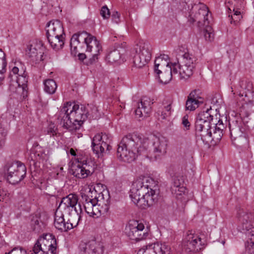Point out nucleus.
Wrapping results in <instances>:
<instances>
[{
	"mask_svg": "<svg viewBox=\"0 0 254 254\" xmlns=\"http://www.w3.org/2000/svg\"><path fill=\"white\" fill-rule=\"evenodd\" d=\"M153 140V151L154 153V157L157 159V157L165 154L166 153L167 147V140L163 136L157 137L155 135L151 136Z\"/></svg>",
	"mask_w": 254,
	"mask_h": 254,
	"instance_id": "obj_25",
	"label": "nucleus"
},
{
	"mask_svg": "<svg viewBox=\"0 0 254 254\" xmlns=\"http://www.w3.org/2000/svg\"><path fill=\"white\" fill-rule=\"evenodd\" d=\"M204 241L195 234H188L183 240V249L187 253H195L198 252L204 248Z\"/></svg>",
	"mask_w": 254,
	"mask_h": 254,
	"instance_id": "obj_14",
	"label": "nucleus"
},
{
	"mask_svg": "<svg viewBox=\"0 0 254 254\" xmlns=\"http://www.w3.org/2000/svg\"><path fill=\"white\" fill-rule=\"evenodd\" d=\"M209 10L203 3L194 4L189 11L188 20L191 23L197 22L199 25L208 24Z\"/></svg>",
	"mask_w": 254,
	"mask_h": 254,
	"instance_id": "obj_12",
	"label": "nucleus"
},
{
	"mask_svg": "<svg viewBox=\"0 0 254 254\" xmlns=\"http://www.w3.org/2000/svg\"><path fill=\"white\" fill-rule=\"evenodd\" d=\"M254 218L253 214L247 208L239 207L237 209L235 219L238 230L248 235L245 247L249 254H254V227L252 225Z\"/></svg>",
	"mask_w": 254,
	"mask_h": 254,
	"instance_id": "obj_3",
	"label": "nucleus"
},
{
	"mask_svg": "<svg viewBox=\"0 0 254 254\" xmlns=\"http://www.w3.org/2000/svg\"><path fill=\"white\" fill-rule=\"evenodd\" d=\"M204 36L205 40L209 42H211L214 40V34L211 27L207 26L204 30Z\"/></svg>",
	"mask_w": 254,
	"mask_h": 254,
	"instance_id": "obj_49",
	"label": "nucleus"
},
{
	"mask_svg": "<svg viewBox=\"0 0 254 254\" xmlns=\"http://www.w3.org/2000/svg\"><path fill=\"white\" fill-rule=\"evenodd\" d=\"M170 248L165 243L157 242L140 249L137 254H169Z\"/></svg>",
	"mask_w": 254,
	"mask_h": 254,
	"instance_id": "obj_22",
	"label": "nucleus"
},
{
	"mask_svg": "<svg viewBox=\"0 0 254 254\" xmlns=\"http://www.w3.org/2000/svg\"><path fill=\"white\" fill-rule=\"evenodd\" d=\"M88 109L89 114H88V117L92 118L93 119H97L100 117L101 115L99 113L98 108L96 106L94 105H88L86 107Z\"/></svg>",
	"mask_w": 254,
	"mask_h": 254,
	"instance_id": "obj_44",
	"label": "nucleus"
},
{
	"mask_svg": "<svg viewBox=\"0 0 254 254\" xmlns=\"http://www.w3.org/2000/svg\"><path fill=\"white\" fill-rule=\"evenodd\" d=\"M182 125L186 128V129L187 130H188L190 129V124L188 120V115H186L183 117Z\"/></svg>",
	"mask_w": 254,
	"mask_h": 254,
	"instance_id": "obj_56",
	"label": "nucleus"
},
{
	"mask_svg": "<svg viewBox=\"0 0 254 254\" xmlns=\"http://www.w3.org/2000/svg\"><path fill=\"white\" fill-rule=\"evenodd\" d=\"M225 128L224 124L221 120L219 119L216 126H209V127H203L198 132L195 130V134L197 137H200L201 140L205 144L212 143H216L220 140L223 136V131Z\"/></svg>",
	"mask_w": 254,
	"mask_h": 254,
	"instance_id": "obj_7",
	"label": "nucleus"
},
{
	"mask_svg": "<svg viewBox=\"0 0 254 254\" xmlns=\"http://www.w3.org/2000/svg\"><path fill=\"white\" fill-rule=\"evenodd\" d=\"M134 151V150L132 149L131 151L128 152V162L134 160L137 157V155Z\"/></svg>",
	"mask_w": 254,
	"mask_h": 254,
	"instance_id": "obj_57",
	"label": "nucleus"
},
{
	"mask_svg": "<svg viewBox=\"0 0 254 254\" xmlns=\"http://www.w3.org/2000/svg\"><path fill=\"white\" fill-rule=\"evenodd\" d=\"M97 200L98 202L97 203V204L94 205L93 208H92L91 212H89L90 216H92L93 217H98L99 216L102 214L101 209L100 208V206L101 204V200L99 199L98 197Z\"/></svg>",
	"mask_w": 254,
	"mask_h": 254,
	"instance_id": "obj_47",
	"label": "nucleus"
},
{
	"mask_svg": "<svg viewBox=\"0 0 254 254\" xmlns=\"http://www.w3.org/2000/svg\"><path fill=\"white\" fill-rule=\"evenodd\" d=\"M83 167L80 162H77V164H75L73 167L72 174L76 178L79 179H84L87 177L85 173Z\"/></svg>",
	"mask_w": 254,
	"mask_h": 254,
	"instance_id": "obj_41",
	"label": "nucleus"
},
{
	"mask_svg": "<svg viewBox=\"0 0 254 254\" xmlns=\"http://www.w3.org/2000/svg\"><path fill=\"white\" fill-rule=\"evenodd\" d=\"M44 91L49 94H54L57 88V85L55 81L52 79H47L44 82Z\"/></svg>",
	"mask_w": 254,
	"mask_h": 254,
	"instance_id": "obj_42",
	"label": "nucleus"
},
{
	"mask_svg": "<svg viewBox=\"0 0 254 254\" xmlns=\"http://www.w3.org/2000/svg\"><path fill=\"white\" fill-rule=\"evenodd\" d=\"M112 136L106 133L95 135L92 140V148L98 157L112 149Z\"/></svg>",
	"mask_w": 254,
	"mask_h": 254,
	"instance_id": "obj_10",
	"label": "nucleus"
},
{
	"mask_svg": "<svg viewBox=\"0 0 254 254\" xmlns=\"http://www.w3.org/2000/svg\"><path fill=\"white\" fill-rule=\"evenodd\" d=\"M231 92L233 93V94H235V93H234V92H233V89H232V91H231Z\"/></svg>",
	"mask_w": 254,
	"mask_h": 254,
	"instance_id": "obj_63",
	"label": "nucleus"
},
{
	"mask_svg": "<svg viewBox=\"0 0 254 254\" xmlns=\"http://www.w3.org/2000/svg\"><path fill=\"white\" fill-rule=\"evenodd\" d=\"M152 104V100L148 97L144 96L141 99L134 97L132 105L135 108L134 113L135 118L139 121L147 118L151 113Z\"/></svg>",
	"mask_w": 254,
	"mask_h": 254,
	"instance_id": "obj_11",
	"label": "nucleus"
},
{
	"mask_svg": "<svg viewBox=\"0 0 254 254\" xmlns=\"http://www.w3.org/2000/svg\"><path fill=\"white\" fill-rule=\"evenodd\" d=\"M48 42L51 47L57 51L62 49L64 45V36H47Z\"/></svg>",
	"mask_w": 254,
	"mask_h": 254,
	"instance_id": "obj_37",
	"label": "nucleus"
},
{
	"mask_svg": "<svg viewBox=\"0 0 254 254\" xmlns=\"http://www.w3.org/2000/svg\"><path fill=\"white\" fill-rule=\"evenodd\" d=\"M196 65V58L188 53H185L181 58L180 63H172L174 74H179L181 79H187L193 73Z\"/></svg>",
	"mask_w": 254,
	"mask_h": 254,
	"instance_id": "obj_6",
	"label": "nucleus"
},
{
	"mask_svg": "<svg viewBox=\"0 0 254 254\" xmlns=\"http://www.w3.org/2000/svg\"><path fill=\"white\" fill-rule=\"evenodd\" d=\"M81 33L78 34H74L71 39L70 46L71 48V51L74 55H76L78 52V46L80 44V40L83 39V37H81Z\"/></svg>",
	"mask_w": 254,
	"mask_h": 254,
	"instance_id": "obj_40",
	"label": "nucleus"
},
{
	"mask_svg": "<svg viewBox=\"0 0 254 254\" xmlns=\"http://www.w3.org/2000/svg\"><path fill=\"white\" fill-rule=\"evenodd\" d=\"M77 202V195L70 193L62 199L58 208L61 211L63 210L68 216L80 220L82 217L83 210L81 204Z\"/></svg>",
	"mask_w": 254,
	"mask_h": 254,
	"instance_id": "obj_8",
	"label": "nucleus"
},
{
	"mask_svg": "<svg viewBox=\"0 0 254 254\" xmlns=\"http://www.w3.org/2000/svg\"><path fill=\"white\" fill-rule=\"evenodd\" d=\"M88 109L84 105L67 102L57 114L61 125L70 131L79 129L88 118Z\"/></svg>",
	"mask_w": 254,
	"mask_h": 254,
	"instance_id": "obj_2",
	"label": "nucleus"
},
{
	"mask_svg": "<svg viewBox=\"0 0 254 254\" xmlns=\"http://www.w3.org/2000/svg\"><path fill=\"white\" fill-rule=\"evenodd\" d=\"M3 79H4V75H0V84L1 83V82Z\"/></svg>",
	"mask_w": 254,
	"mask_h": 254,
	"instance_id": "obj_62",
	"label": "nucleus"
},
{
	"mask_svg": "<svg viewBox=\"0 0 254 254\" xmlns=\"http://www.w3.org/2000/svg\"><path fill=\"white\" fill-rule=\"evenodd\" d=\"M81 37H83L84 43L86 45V52H91L92 47L93 46L98 44L99 42L97 41L96 37L86 32L81 33Z\"/></svg>",
	"mask_w": 254,
	"mask_h": 254,
	"instance_id": "obj_36",
	"label": "nucleus"
},
{
	"mask_svg": "<svg viewBox=\"0 0 254 254\" xmlns=\"http://www.w3.org/2000/svg\"><path fill=\"white\" fill-rule=\"evenodd\" d=\"M32 254H51L50 252H47L43 249H41L40 246L35 244L33 248V253Z\"/></svg>",
	"mask_w": 254,
	"mask_h": 254,
	"instance_id": "obj_51",
	"label": "nucleus"
},
{
	"mask_svg": "<svg viewBox=\"0 0 254 254\" xmlns=\"http://www.w3.org/2000/svg\"><path fill=\"white\" fill-rule=\"evenodd\" d=\"M9 193L6 190L0 188V201H6L9 198Z\"/></svg>",
	"mask_w": 254,
	"mask_h": 254,
	"instance_id": "obj_52",
	"label": "nucleus"
},
{
	"mask_svg": "<svg viewBox=\"0 0 254 254\" xmlns=\"http://www.w3.org/2000/svg\"><path fill=\"white\" fill-rule=\"evenodd\" d=\"M217 122V119H214L211 114V107L207 108L205 110L197 115L195 123V129L197 130L198 132H200L203 127L216 126Z\"/></svg>",
	"mask_w": 254,
	"mask_h": 254,
	"instance_id": "obj_16",
	"label": "nucleus"
},
{
	"mask_svg": "<svg viewBox=\"0 0 254 254\" xmlns=\"http://www.w3.org/2000/svg\"><path fill=\"white\" fill-rule=\"evenodd\" d=\"M78 56L79 57V59L82 60H83L86 57V55L82 53H78Z\"/></svg>",
	"mask_w": 254,
	"mask_h": 254,
	"instance_id": "obj_59",
	"label": "nucleus"
},
{
	"mask_svg": "<svg viewBox=\"0 0 254 254\" xmlns=\"http://www.w3.org/2000/svg\"><path fill=\"white\" fill-rule=\"evenodd\" d=\"M102 47L100 43L93 46L92 47L91 52H88L91 53L92 57L90 59V63L92 64L98 60V55L101 50Z\"/></svg>",
	"mask_w": 254,
	"mask_h": 254,
	"instance_id": "obj_45",
	"label": "nucleus"
},
{
	"mask_svg": "<svg viewBox=\"0 0 254 254\" xmlns=\"http://www.w3.org/2000/svg\"><path fill=\"white\" fill-rule=\"evenodd\" d=\"M125 45L126 43L121 44V50H114L109 52L106 55V61L111 64L118 62L124 55L121 54V52L123 50V48L125 47Z\"/></svg>",
	"mask_w": 254,
	"mask_h": 254,
	"instance_id": "obj_34",
	"label": "nucleus"
},
{
	"mask_svg": "<svg viewBox=\"0 0 254 254\" xmlns=\"http://www.w3.org/2000/svg\"><path fill=\"white\" fill-rule=\"evenodd\" d=\"M175 74H174L171 63L170 67H167L160 73L155 74V76L158 78L159 81L160 83L166 84L171 80L173 76Z\"/></svg>",
	"mask_w": 254,
	"mask_h": 254,
	"instance_id": "obj_33",
	"label": "nucleus"
},
{
	"mask_svg": "<svg viewBox=\"0 0 254 254\" xmlns=\"http://www.w3.org/2000/svg\"><path fill=\"white\" fill-rule=\"evenodd\" d=\"M81 198L85 211L89 215V212H91L94 205L98 202L97 198H92L84 193L82 194Z\"/></svg>",
	"mask_w": 254,
	"mask_h": 254,
	"instance_id": "obj_35",
	"label": "nucleus"
},
{
	"mask_svg": "<svg viewBox=\"0 0 254 254\" xmlns=\"http://www.w3.org/2000/svg\"><path fill=\"white\" fill-rule=\"evenodd\" d=\"M250 129L248 125H245L243 122L236 121L229 124V129L232 138L234 140H239L245 137L244 134Z\"/></svg>",
	"mask_w": 254,
	"mask_h": 254,
	"instance_id": "obj_24",
	"label": "nucleus"
},
{
	"mask_svg": "<svg viewBox=\"0 0 254 254\" xmlns=\"http://www.w3.org/2000/svg\"><path fill=\"white\" fill-rule=\"evenodd\" d=\"M127 137L125 136L118 145V148L117 149V157L122 161H126L125 158L127 156Z\"/></svg>",
	"mask_w": 254,
	"mask_h": 254,
	"instance_id": "obj_38",
	"label": "nucleus"
},
{
	"mask_svg": "<svg viewBox=\"0 0 254 254\" xmlns=\"http://www.w3.org/2000/svg\"><path fill=\"white\" fill-rule=\"evenodd\" d=\"M233 3L234 4L233 13L229 15V17L230 18L231 23L236 25L242 18L240 9L244 7L245 3L244 0H234Z\"/></svg>",
	"mask_w": 254,
	"mask_h": 254,
	"instance_id": "obj_28",
	"label": "nucleus"
},
{
	"mask_svg": "<svg viewBox=\"0 0 254 254\" xmlns=\"http://www.w3.org/2000/svg\"><path fill=\"white\" fill-rule=\"evenodd\" d=\"M10 83V88L12 90V86L16 89V91L20 93L24 98L27 96L28 78L26 73V67L20 62H16L13 65L10 66V69L8 76Z\"/></svg>",
	"mask_w": 254,
	"mask_h": 254,
	"instance_id": "obj_4",
	"label": "nucleus"
},
{
	"mask_svg": "<svg viewBox=\"0 0 254 254\" xmlns=\"http://www.w3.org/2000/svg\"><path fill=\"white\" fill-rule=\"evenodd\" d=\"M5 254H26V251L21 248H15Z\"/></svg>",
	"mask_w": 254,
	"mask_h": 254,
	"instance_id": "obj_55",
	"label": "nucleus"
},
{
	"mask_svg": "<svg viewBox=\"0 0 254 254\" xmlns=\"http://www.w3.org/2000/svg\"><path fill=\"white\" fill-rule=\"evenodd\" d=\"M47 36H62L64 35L62 23L59 20L50 21L46 26Z\"/></svg>",
	"mask_w": 254,
	"mask_h": 254,
	"instance_id": "obj_26",
	"label": "nucleus"
},
{
	"mask_svg": "<svg viewBox=\"0 0 254 254\" xmlns=\"http://www.w3.org/2000/svg\"><path fill=\"white\" fill-rule=\"evenodd\" d=\"M129 52V62L137 68L146 65L151 58V46L142 41L131 46Z\"/></svg>",
	"mask_w": 254,
	"mask_h": 254,
	"instance_id": "obj_5",
	"label": "nucleus"
},
{
	"mask_svg": "<svg viewBox=\"0 0 254 254\" xmlns=\"http://www.w3.org/2000/svg\"><path fill=\"white\" fill-rule=\"evenodd\" d=\"M80 220L76 218H74L71 216H69V218L66 222L64 217V214L62 211L57 209L55 214L54 226L56 229L61 232H66L74 227H76Z\"/></svg>",
	"mask_w": 254,
	"mask_h": 254,
	"instance_id": "obj_13",
	"label": "nucleus"
},
{
	"mask_svg": "<svg viewBox=\"0 0 254 254\" xmlns=\"http://www.w3.org/2000/svg\"><path fill=\"white\" fill-rule=\"evenodd\" d=\"M188 97L193 100L202 101V103H203L202 93L199 89H195L192 91Z\"/></svg>",
	"mask_w": 254,
	"mask_h": 254,
	"instance_id": "obj_48",
	"label": "nucleus"
},
{
	"mask_svg": "<svg viewBox=\"0 0 254 254\" xmlns=\"http://www.w3.org/2000/svg\"><path fill=\"white\" fill-rule=\"evenodd\" d=\"M119 14L118 12L113 14L112 15L113 21L116 23H118L119 22Z\"/></svg>",
	"mask_w": 254,
	"mask_h": 254,
	"instance_id": "obj_58",
	"label": "nucleus"
},
{
	"mask_svg": "<svg viewBox=\"0 0 254 254\" xmlns=\"http://www.w3.org/2000/svg\"><path fill=\"white\" fill-rule=\"evenodd\" d=\"M63 167H60V169H59V171H58V173L57 174V175L58 176L59 175H63L62 174V172L63 171Z\"/></svg>",
	"mask_w": 254,
	"mask_h": 254,
	"instance_id": "obj_60",
	"label": "nucleus"
},
{
	"mask_svg": "<svg viewBox=\"0 0 254 254\" xmlns=\"http://www.w3.org/2000/svg\"><path fill=\"white\" fill-rule=\"evenodd\" d=\"M171 103L170 102H163L160 105L156 112L159 120H166L172 113Z\"/></svg>",
	"mask_w": 254,
	"mask_h": 254,
	"instance_id": "obj_31",
	"label": "nucleus"
},
{
	"mask_svg": "<svg viewBox=\"0 0 254 254\" xmlns=\"http://www.w3.org/2000/svg\"><path fill=\"white\" fill-rule=\"evenodd\" d=\"M7 65L6 61L5 54L0 49V75H3L4 73L5 72V67Z\"/></svg>",
	"mask_w": 254,
	"mask_h": 254,
	"instance_id": "obj_46",
	"label": "nucleus"
},
{
	"mask_svg": "<svg viewBox=\"0 0 254 254\" xmlns=\"http://www.w3.org/2000/svg\"><path fill=\"white\" fill-rule=\"evenodd\" d=\"M238 95L243 97L242 100L246 104L254 105V94L252 91V83L246 79H241L236 86Z\"/></svg>",
	"mask_w": 254,
	"mask_h": 254,
	"instance_id": "obj_15",
	"label": "nucleus"
},
{
	"mask_svg": "<svg viewBox=\"0 0 254 254\" xmlns=\"http://www.w3.org/2000/svg\"><path fill=\"white\" fill-rule=\"evenodd\" d=\"M6 131L4 128L0 127V150L2 149L5 145Z\"/></svg>",
	"mask_w": 254,
	"mask_h": 254,
	"instance_id": "obj_50",
	"label": "nucleus"
},
{
	"mask_svg": "<svg viewBox=\"0 0 254 254\" xmlns=\"http://www.w3.org/2000/svg\"><path fill=\"white\" fill-rule=\"evenodd\" d=\"M30 225L33 230L36 233L43 231L46 227V223L41 219L40 213L31 216Z\"/></svg>",
	"mask_w": 254,
	"mask_h": 254,
	"instance_id": "obj_32",
	"label": "nucleus"
},
{
	"mask_svg": "<svg viewBox=\"0 0 254 254\" xmlns=\"http://www.w3.org/2000/svg\"><path fill=\"white\" fill-rule=\"evenodd\" d=\"M7 181L12 185L17 184L25 177L26 167L20 161L8 162L4 167Z\"/></svg>",
	"mask_w": 254,
	"mask_h": 254,
	"instance_id": "obj_9",
	"label": "nucleus"
},
{
	"mask_svg": "<svg viewBox=\"0 0 254 254\" xmlns=\"http://www.w3.org/2000/svg\"><path fill=\"white\" fill-rule=\"evenodd\" d=\"M80 254H103L104 247L102 243L95 240L81 242L79 245Z\"/></svg>",
	"mask_w": 254,
	"mask_h": 254,
	"instance_id": "obj_20",
	"label": "nucleus"
},
{
	"mask_svg": "<svg viewBox=\"0 0 254 254\" xmlns=\"http://www.w3.org/2000/svg\"><path fill=\"white\" fill-rule=\"evenodd\" d=\"M44 47L40 41L35 40L27 45L26 54L30 58L37 61L41 60L44 54Z\"/></svg>",
	"mask_w": 254,
	"mask_h": 254,
	"instance_id": "obj_23",
	"label": "nucleus"
},
{
	"mask_svg": "<svg viewBox=\"0 0 254 254\" xmlns=\"http://www.w3.org/2000/svg\"><path fill=\"white\" fill-rule=\"evenodd\" d=\"M30 166L33 165L36 169L44 166V163L48 160V157L45 153L44 149L41 146H36L32 149L30 155Z\"/></svg>",
	"mask_w": 254,
	"mask_h": 254,
	"instance_id": "obj_19",
	"label": "nucleus"
},
{
	"mask_svg": "<svg viewBox=\"0 0 254 254\" xmlns=\"http://www.w3.org/2000/svg\"><path fill=\"white\" fill-rule=\"evenodd\" d=\"M77 162H80L84 170L85 173L87 174V177L91 175L95 171L94 163L91 161L87 156L81 154H78L77 157L75 158Z\"/></svg>",
	"mask_w": 254,
	"mask_h": 254,
	"instance_id": "obj_29",
	"label": "nucleus"
},
{
	"mask_svg": "<svg viewBox=\"0 0 254 254\" xmlns=\"http://www.w3.org/2000/svg\"><path fill=\"white\" fill-rule=\"evenodd\" d=\"M103 192L100 193L98 195V199L101 200V204L100 206L102 214L107 213L110 208V196L106 192V198H105Z\"/></svg>",
	"mask_w": 254,
	"mask_h": 254,
	"instance_id": "obj_39",
	"label": "nucleus"
},
{
	"mask_svg": "<svg viewBox=\"0 0 254 254\" xmlns=\"http://www.w3.org/2000/svg\"><path fill=\"white\" fill-rule=\"evenodd\" d=\"M202 104V101L193 100L188 97L186 102V109L190 111H193Z\"/></svg>",
	"mask_w": 254,
	"mask_h": 254,
	"instance_id": "obj_43",
	"label": "nucleus"
},
{
	"mask_svg": "<svg viewBox=\"0 0 254 254\" xmlns=\"http://www.w3.org/2000/svg\"><path fill=\"white\" fill-rule=\"evenodd\" d=\"M148 143V138H142L137 132L128 134V144L133 146L138 155L146 150Z\"/></svg>",
	"mask_w": 254,
	"mask_h": 254,
	"instance_id": "obj_18",
	"label": "nucleus"
},
{
	"mask_svg": "<svg viewBox=\"0 0 254 254\" xmlns=\"http://www.w3.org/2000/svg\"><path fill=\"white\" fill-rule=\"evenodd\" d=\"M70 153L71 155L72 156H76V153H75V150L73 149V148H71L70 149Z\"/></svg>",
	"mask_w": 254,
	"mask_h": 254,
	"instance_id": "obj_61",
	"label": "nucleus"
},
{
	"mask_svg": "<svg viewBox=\"0 0 254 254\" xmlns=\"http://www.w3.org/2000/svg\"><path fill=\"white\" fill-rule=\"evenodd\" d=\"M171 189L172 194L177 199L181 201H186V188L181 184L180 180L174 179Z\"/></svg>",
	"mask_w": 254,
	"mask_h": 254,
	"instance_id": "obj_27",
	"label": "nucleus"
},
{
	"mask_svg": "<svg viewBox=\"0 0 254 254\" xmlns=\"http://www.w3.org/2000/svg\"><path fill=\"white\" fill-rule=\"evenodd\" d=\"M157 184V181L149 177L134 180L129 194L132 203L142 209L152 205L158 195Z\"/></svg>",
	"mask_w": 254,
	"mask_h": 254,
	"instance_id": "obj_1",
	"label": "nucleus"
},
{
	"mask_svg": "<svg viewBox=\"0 0 254 254\" xmlns=\"http://www.w3.org/2000/svg\"><path fill=\"white\" fill-rule=\"evenodd\" d=\"M57 128L54 124H50L47 127V133L50 135H55L57 134Z\"/></svg>",
	"mask_w": 254,
	"mask_h": 254,
	"instance_id": "obj_53",
	"label": "nucleus"
},
{
	"mask_svg": "<svg viewBox=\"0 0 254 254\" xmlns=\"http://www.w3.org/2000/svg\"><path fill=\"white\" fill-rule=\"evenodd\" d=\"M172 63L169 62V57L167 55H161L156 58L154 61V74L160 73L163 72L167 67H170Z\"/></svg>",
	"mask_w": 254,
	"mask_h": 254,
	"instance_id": "obj_30",
	"label": "nucleus"
},
{
	"mask_svg": "<svg viewBox=\"0 0 254 254\" xmlns=\"http://www.w3.org/2000/svg\"><path fill=\"white\" fill-rule=\"evenodd\" d=\"M100 14L104 19L109 17L110 12L107 6H103L100 11Z\"/></svg>",
	"mask_w": 254,
	"mask_h": 254,
	"instance_id": "obj_54",
	"label": "nucleus"
},
{
	"mask_svg": "<svg viewBox=\"0 0 254 254\" xmlns=\"http://www.w3.org/2000/svg\"><path fill=\"white\" fill-rule=\"evenodd\" d=\"M36 244L39 245L41 249H43L48 253L50 252L51 254H54L56 253L57 241L55 237L52 234H46L41 237Z\"/></svg>",
	"mask_w": 254,
	"mask_h": 254,
	"instance_id": "obj_21",
	"label": "nucleus"
},
{
	"mask_svg": "<svg viewBox=\"0 0 254 254\" xmlns=\"http://www.w3.org/2000/svg\"><path fill=\"white\" fill-rule=\"evenodd\" d=\"M128 226L129 229L128 232V237L130 239L136 241L144 240L148 236L147 233H142L144 229L143 223H139L138 221L131 220L128 222Z\"/></svg>",
	"mask_w": 254,
	"mask_h": 254,
	"instance_id": "obj_17",
	"label": "nucleus"
}]
</instances>
